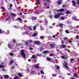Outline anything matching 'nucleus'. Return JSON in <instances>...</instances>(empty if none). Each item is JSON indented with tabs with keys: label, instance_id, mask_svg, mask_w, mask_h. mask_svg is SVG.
I'll return each mask as SVG.
<instances>
[{
	"label": "nucleus",
	"instance_id": "nucleus-33",
	"mask_svg": "<svg viewBox=\"0 0 79 79\" xmlns=\"http://www.w3.org/2000/svg\"><path fill=\"white\" fill-rule=\"evenodd\" d=\"M13 52H10V55H11V56H13Z\"/></svg>",
	"mask_w": 79,
	"mask_h": 79
},
{
	"label": "nucleus",
	"instance_id": "nucleus-35",
	"mask_svg": "<svg viewBox=\"0 0 79 79\" xmlns=\"http://www.w3.org/2000/svg\"><path fill=\"white\" fill-rule=\"evenodd\" d=\"M13 63V60L10 61V64H12Z\"/></svg>",
	"mask_w": 79,
	"mask_h": 79
},
{
	"label": "nucleus",
	"instance_id": "nucleus-27",
	"mask_svg": "<svg viewBox=\"0 0 79 79\" xmlns=\"http://www.w3.org/2000/svg\"><path fill=\"white\" fill-rule=\"evenodd\" d=\"M17 20H19L20 21H22V19H21L20 18H18L17 19Z\"/></svg>",
	"mask_w": 79,
	"mask_h": 79
},
{
	"label": "nucleus",
	"instance_id": "nucleus-32",
	"mask_svg": "<svg viewBox=\"0 0 79 79\" xmlns=\"http://www.w3.org/2000/svg\"><path fill=\"white\" fill-rule=\"evenodd\" d=\"M32 58H35V55H33L32 56Z\"/></svg>",
	"mask_w": 79,
	"mask_h": 79
},
{
	"label": "nucleus",
	"instance_id": "nucleus-45",
	"mask_svg": "<svg viewBox=\"0 0 79 79\" xmlns=\"http://www.w3.org/2000/svg\"><path fill=\"white\" fill-rule=\"evenodd\" d=\"M29 49L30 50H33V48H29Z\"/></svg>",
	"mask_w": 79,
	"mask_h": 79
},
{
	"label": "nucleus",
	"instance_id": "nucleus-41",
	"mask_svg": "<svg viewBox=\"0 0 79 79\" xmlns=\"http://www.w3.org/2000/svg\"><path fill=\"white\" fill-rule=\"evenodd\" d=\"M31 74H34V71H32L31 72Z\"/></svg>",
	"mask_w": 79,
	"mask_h": 79
},
{
	"label": "nucleus",
	"instance_id": "nucleus-60",
	"mask_svg": "<svg viewBox=\"0 0 79 79\" xmlns=\"http://www.w3.org/2000/svg\"><path fill=\"white\" fill-rule=\"evenodd\" d=\"M67 52H70V51L69 50H68V49L67 50Z\"/></svg>",
	"mask_w": 79,
	"mask_h": 79
},
{
	"label": "nucleus",
	"instance_id": "nucleus-40",
	"mask_svg": "<svg viewBox=\"0 0 79 79\" xmlns=\"http://www.w3.org/2000/svg\"><path fill=\"white\" fill-rule=\"evenodd\" d=\"M47 61H50L51 59L50 58H47Z\"/></svg>",
	"mask_w": 79,
	"mask_h": 79
},
{
	"label": "nucleus",
	"instance_id": "nucleus-24",
	"mask_svg": "<svg viewBox=\"0 0 79 79\" xmlns=\"http://www.w3.org/2000/svg\"><path fill=\"white\" fill-rule=\"evenodd\" d=\"M55 66L56 67L57 69H59L60 68V67H59V66L57 65H56Z\"/></svg>",
	"mask_w": 79,
	"mask_h": 79
},
{
	"label": "nucleus",
	"instance_id": "nucleus-55",
	"mask_svg": "<svg viewBox=\"0 0 79 79\" xmlns=\"http://www.w3.org/2000/svg\"><path fill=\"white\" fill-rule=\"evenodd\" d=\"M48 2V3H50V1L49 0L46 2V3H47Z\"/></svg>",
	"mask_w": 79,
	"mask_h": 79
},
{
	"label": "nucleus",
	"instance_id": "nucleus-62",
	"mask_svg": "<svg viewBox=\"0 0 79 79\" xmlns=\"http://www.w3.org/2000/svg\"><path fill=\"white\" fill-rule=\"evenodd\" d=\"M56 50L58 52H60V50L58 49H56Z\"/></svg>",
	"mask_w": 79,
	"mask_h": 79
},
{
	"label": "nucleus",
	"instance_id": "nucleus-46",
	"mask_svg": "<svg viewBox=\"0 0 79 79\" xmlns=\"http://www.w3.org/2000/svg\"><path fill=\"white\" fill-rule=\"evenodd\" d=\"M61 19L62 20H64V17H62L61 18Z\"/></svg>",
	"mask_w": 79,
	"mask_h": 79
},
{
	"label": "nucleus",
	"instance_id": "nucleus-49",
	"mask_svg": "<svg viewBox=\"0 0 79 79\" xmlns=\"http://www.w3.org/2000/svg\"><path fill=\"white\" fill-rule=\"evenodd\" d=\"M41 73L43 74H44V71H43L42 70L41 71Z\"/></svg>",
	"mask_w": 79,
	"mask_h": 79
},
{
	"label": "nucleus",
	"instance_id": "nucleus-52",
	"mask_svg": "<svg viewBox=\"0 0 79 79\" xmlns=\"http://www.w3.org/2000/svg\"><path fill=\"white\" fill-rule=\"evenodd\" d=\"M2 33H3V32H2V30H0V34H2Z\"/></svg>",
	"mask_w": 79,
	"mask_h": 79
},
{
	"label": "nucleus",
	"instance_id": "nucleus-20",
	"mask_svg": "<svg viewBox=\"0 0 79 79\" xmlns=\"http://www.w3.org/2000/svg\"><path fill=\"white\" fill-rule=\"evenodd\" d=\"M62 47L63 48H66V45H62Z\"/></svg>",
	"mask_w": 79,
	"mask_h": 79
},
{
	"label": "nucleus",
	"instance_id": "nucleus-1",
	"mask_svg": "<svg viewBox=\"0 0 79 79\" xmlns=\"http://www.w3.org/2000/svg\"><path fill=\"white\" fill-rule=\"evenodd\" d=\"M24 52H25V50L23 49L21 50L20 52V54L22 56L23 58H25V57H26V56L24 53Z\"/></svg>",
	"mask_w": 79,
	"mask_h": 79
},
{
	"label": "nucleus",
	"instance_id": "nucleus-17",
	"mask_svg": "<svg viewBox=\"0 0 79 79\" xmlns=\"http://www.w3.org/2000/svg\"><path fill=\"white\" fill-rule=\"evenodd\" d=\"M18 75L20 77H21V76H23V74L22 73H18Z\"/></svg>",
	"mask_w": 79,
	"mask_h": 79
},
{
	"label": "nucleus",
	"instance_id": "nucleus-36",
	"mask_svg": "<svg viewBox=\"0 0 79 79\" xmlns=\"http://www.w3.org/2000/svg\"><path fill=\"white\" fill-rule=\"evenodd\" d=\"M59 26L60 27H63V24H62V23H60L59 25Z\"/></svg>",
	"mask_w": 79,
	"mask_h": 79
},
{
	"label": "nucleus",
	"instance_id": "nucleus-28",
	"mask_svg": "<svg viewBox=\"0 0 79 79\" xmlns=\"http://www.w3.org/2000/svg\"><path fill=\"white\" fill-rule=\"evenodd\" d=\"M60 11H61V12H63V11H64V9H60Z\"/></svg>",
	"mask_w": 79,
	"mask_h": 79
},
{
	"label": "nucleus",
	"instance_id": "nucleus-13",
	"mask_svg": "<svg viewBox=\"0 0 79 79\" xmlns=\"http://www.w3.org/2000/svg\"><path fill=\"white\" fill-rule=\"evenodd\" d=\"M4 77L6 79L7 78H8L9 77V76L8 75H6L4 76Z\"/></svg>",
	"mask_w": 79,
	"mask_h": 79
},
{
	"label": "nucleus",
	"instance_id": "nucleus-8",
	"mask_svg": "<svg viewBox=\"0 0 79 79\" xmlns=\"http://www.w3.org/2000/svg\"><path fill=\"white\" fill-rule=\"evenodd\" d=\"M72 19L73 20H74H74H75V21H79V20H78L77 19H76V18H75L74 17H72Z\"/></svg>",
	"mask_w": 79,
	"mask_h": 79
},
{
	"label": "nucleus",
	"instance_id": "nucleus-5",
	"mask_svg": "<svg viewBox=\"0 0 79 79\" xmlns=\"http://www.w3.org/2000/svg\"><path fill=\"white\" fill-rule=\"evenodd\" d=\"M62 2V0H60L58 1L57 2V3L58 5H61V3Z\"/></svg>",
	"mask_w": 79,
	"mask_h": 79
},
{
	"label": "nucleus",
	"instance_id": "nucleus-51",
	"mask_svg": "<svg viewBox=\"0 0 79 79\" xmlns=\"http://www.w3.org/2000/svg\"><path fill=\"white\" fill-rule=\"evenodd\" d=\"M2 10H4L5 11V8H4L3 7H2Z\"/></svg>",
	"mask_w": 79,
	"mask_h": 79
},
{
	"label": "nucleus",
	"instance_id": "nucleus-38",
	"mask_svg": "<svg viewBox=\"0 0 79 79\" xmlns=\"http://www.w3.org/2000/svg\"><path fill=\"white\" fill-rule=\"evenodd\" d=\"M18 78H19V77L16 76L15 77L14 79H18Z\"/></svg>",
	"mask_w": 79,
	"mask_h": 79
},
{
	"label": "nucleus",
	"instance_id": "nucleus-2",
	"mask_svg": "<svg viewBox=\"0 0 79 79\" xmlns=\"http://www.w3.org/2000/svg\"><path fill=\"white\" fill-rule=\"evenodd\" d=\"M60 16V15L59 14H57L56 15H54V18H56V19L57 18H58V17Z\"/></svg>",
	"mask_w": 79,
	"mask_h": 79
},
{
	"label": "nucleus",
	"instance_id": "nucleus-43",
	"mask_svg": "<svg viewBox=\"0 0 79 79\" xmlns=\"http://www.w3.org/2000/svg\"><path fill=\"white\" fill-rule=\"evenodd\" d=\"M52 76H54V77L56 76V74H53L52 75Z\"/></svg>",
	"mask_w": 79,
	"mask_h": 79
},
{
	"label": "nucleus",
	"instance_id": "nucleus-6",
	"mask_svg": "<svg viewBox=\"0 0 79 79\" xmlns=\"http://www.w3.org/2000/svg\"><path fill=\"white\" fill-rule=\"evenodd\" d=\"M73 6H74L76 5V2L74 1H72Z\"/></svg>",
	"mask_w": 79,
	"mask_h": 79
},
{
	"label": "nucleus",
	"instance_id": "nucleus-61",
	"mask_svg": "<svg viewBox=\"0 0 79 79\" xmlns=\"http://www.w3.org/2000/svg\"><path fill=\"white\" fill-rule=\"evenodd\" d=\"M68 39V38L67 37H66V38H64V40H66V39Z\"/></svg>",
	"mask_w": 79,
	"mask_h": 79
},
{
	"label": "nucleus",
	"instance_id": "nucleus-47",
	"mask_svg": "<svg viewBox=\"0 0 79 79\" xmlns=\"http://www.w3.org/2000/svg\"><path fill=\"white\" fill-rule=\"evenodd\" d=\"M73 60H74V59H73V58L71 59L70 60V62L71 63V62H72V61H73Z\"/></svg>",
	"mask_w": 79,
	"mask_h": 79
},
{
	"label": "nucleus",
	"instance_id": "nucleus-56",
	"mask_svg": "<svg viewBox=\"0 0 79 79\" xmlns=\"http://www.w3.org/2000/svg\"><path fill=\"white\" fill-rule=\"evenodd\" d=\"M40 28H41V30L44 29V28H43V27H41Z\"/></svg>",
	"mask_w": 79,
	"mask_h": 79
},
{
	"label": "nucleus",
	"instance_id": "nucleus-7",
	"mask_svg": "<svg viewBox=\"0 0 79 79\" xmlns=\"http://www.w3.org/2000/svg\"><path fill=\"white\" fill-rule=\"evenodd\" d=\"M64 66H65V68L67 69L68 68V66L67 63H65V64H64Z\"/></svg>",
	"mask_w": 79,
	"mask_h": 79
},
{
	"label": "nucleus",
	"instance_id": "nucleus-15",
	"mask_svg": "<svg viewBox=\"0 0 79 79\" xmlns=\"http://www.w3.org/2000/svg\"><path fill=\"white\" fill-rule=\"evenodd\" d=\"M10 20V17L9 16L8 17H7L6 19V21H9Z\"/></svg>",
	"mask_w": 79,
	"mask_h": 79
},
{
	"label": "nucleus",
	"instance_id": "nucleus-34",
	"mask_svg": "<svg viewBox=\"0 0 79 79\" xmlns=\"http://www.w3.org/2000/svg\"><path fill=\"white\" fill-rule=\"evenodd\" d=\"M74 76H76V77H79L77 76V74H76V73H74Z\"/></svg>",
	"mask_w": 79,
	"mask_h": 79
},
{
	"label": "nucleus",
	"instance_id": "nucleus-59",
	"mask_svg": "<svg viewBox=\"0 0 79 79\" xmlns=\"http://www.w3.org/2000/svg\"><path fill=\"white\" fill-rule=\"evenodd\" d=\"M25 44H26V45H27L28 44V42H25Z\"/></svg>",
	"mask_w": 79,
	"mask_h": 79
},
{
	"label": "nucleus",
	"instance_id": "nucleus-53",
	"mask_svg": "<svg viewBox=\"0 0 79 79\" xmlns=\"http://www.w3.org/2000/svg\"><path fill=\"white\" fill-rule=\"evenodd\" d=\"M23 34H28L27 32H25L24 33H23Z\"/></svg>",
	"mask_w": 79,
	"mask_h": 79
},
{
	"label": "nucleus",
	"instance_id": "nucleus-22",
	"mask_svg": "<svg viewBox=\"0 0 79 79\" xmlns=\"http://www.w3.org/2000/svg\"><path fill=\"white\" fill-rule=\"evenodd\" d=\"M11 15H12V16H16V15L15 14H14L13 13H11Z\"/></svg>",
	"mask_w": 79,
	"mask_h": 79
},
{
	"label": "nucleus",
	"instance_id": "nucleus-9",
	"mask_svg": "<svg viewBox=\"0 0 79 79\" xmlns=\"http://www.w3.org/2000/svg\"><path fill=\"white\" fill-rule=\"evenodd\" d=\"M8 46L10 49H12V47L11 46V45L9 44Z\"/></svg>",
	"mask_w": 79,
	"mask_h": 79
},
{
	"label": "nucleus",
	"instance_id": "nucleus-50",
	"mask_svg": "<svg viewBox=\"0 0 79 79\" xmlns=\"http://www.w3.org/2000/svg\"><path fill=\"white\" fill-rule=\"evenodd\" d=\"M54 55L53 54H51L49 55V56H53Z\"/></svg>",
	"mask_w": 79,
	"mask_h": 79
},
{
	"label": "nucleus",
	"instance_id": "nucleus-30",
	"mask_svg": "<svg viewBox=\"0 0 79 79\" xmlns=\"http://www.w3.org/2000/svg\"><path fill=\"white\" fill-rule=\"evenodd\" d=\"M36 26H37V25H35L34 26V27H33L34 30H35V29H36Z\"/></svg>",
	"mask_w": 79,
	"mask_h": 79
},
{
	"label": "nucleus",
	"instance_id": "nucleus-26",
	"mask_svg": "<svg viewBox=\"0 0 79 79\" xmlns=\"http://www.w3.org/2000/svg\"><path fill=\"white\" fill-rule=\"evenodd\" d=\"M65 32L67 34L69 33V31L68 30H66Z\"/></svg>",
	"mask_w": 79,
	"mask_h": 79
},
{
	"label": "nucleus",
	"instance_id": "nucleus-19",
	"mask_svg": "<svg viewBox=\"0 0 79 79\" xmlns=\"http://www.w3.org/2000/svg\"><path fill=\"white\" fill-rule=\"evenodd\" d=\"M37 3L38 4H40V3H41V1H40V0H38Z\"/></svg>",
	"mask_w": 79,
	"mask_h": 79
},
{
	"label": "nucleus",
	"instance_id": "nucleus-25",
	"mask_svg": "<svg viewBox=\"0 0 79 79\" xmlns=\"http://www.w3.org/2000/svg\"><path fill=\"white\" fill-rule=\"evenodd\" d=\"M18 66L17 64H15L14 65V66H13L11 68V69H14L15 68V66Z\"/></svg>",
	"mask_w": 79,
	"mask_h": 79
},
{
	"label": "nucleus",
	"instance_id": "nucleus-29",
	"mask_svg": "<svg viewBox=\"0 0 79 79\" xmlns=\"http://www.w3.org/2000/svg\"><path fill=\"white\" fill-rule=\"evenodd\" d=\"M66 14L67 15H68V14H71V12H70L69 11H67L66 12Z\"/></svg>",
	"mask_w": 79,
	"mask_h": 79
},
{
	"label": "nucleus",
	"instance_id": "nucleus-11",
	"mask_svg": "<svg viewBox=\"0 0 79 79\" xmlns=\"http://www.w3.org/2000/svg\"><path fill=\"white\" fill-rule=\"evenodd\" d=\"M43 53L44 54H45V53H48V50H46L44 51L43 52Z\"/></svg>",
	"mask_w": 79,
	"mask_h": 79
},
{
	"label": "nucleus",
	"instance_id": "nucleus-14",
	"mask_svg": "<svg viewBox=\"0 0 79 79\" xmlns=\"http://www.w3.org/2000/svg\"><path fill=\"white\" fill-rule=\"evenodd\" d=\"M37 35V33H35L33 35V37H36Z\"/></svg>",
	"mask_w": 79,
	"mask_h": 79
},
{
	"label": "nucleus",
	"instance_id": "nucleus-57",
	"mask_svg": "<svg viewBox=\"0 0 79 79\" xmlns=\"http://www.w3.org/2000/svg\"><path fill=\"white\" fill-rule=\"evenodd\" d=\"M29 41L31 42H33V41L32 40H30Z\"/></svg>",
	"mask_w": 79,
	"mask_h": 79
},
{
	"label": "nucleus",
	"instance_id": "nucleus-39",
	"mask_svg": "<svg viewBox=\"0 0 79 79\" xmlns=\"http://www.w3.org/2000/svg\"><path fill=\"white\" fill-rule=\"evenodd\" d=\"M79 35H77L76 36V39H79Z\"/></svg>",
	"mask_w": 79,
	"mask_h": 79
},
{
	"label": "nucleus",
	"instance_id": "nucleus-31",
	"mask_svg": "<svg viewBox=\"0 0 79 79\" xmlns=\"http://www.w3.org/2000/svg\"><path fill=\"white\" fill-rule=\"evenodd\" d=\"M59 14V16H60V15H64V13H59L58 14Z\"/></svg>",
	"mask_w": 79,
	"mask_h": 79
},
{
	"label": "nucleus",
	"instance_id": "nucleus-18",
	"mask_svg": "<svg viewBox=\"0 0 79 79\" xmlns=\"http://www.w3.org/2000/svg\"><path fill=\"white\" fill-rule=\"evenodd\" d=\"M45 37L44 36H41L40 37V39H44V38Z\"/></svg>",
	"mask_w": 79,
	"mask_h": 79
},
{
	"label": "nucleus",
	"instance_id": "nucleus-10",
	"mask_svg": "<svg viewBox=\"0 0 79 79\" xmlns=\"http://www.w3.org/2000/svg\"><path fill=\"white\" fill-rule=\"evenodd\" d=\"M39 13H40V12L37 10L35 11L34 12V14H39Z\"/></svg>",
	"mask_w": 79,
	"mask_h": 79
},
{
	"label": "nucleus",
	"instance_id": "nucleus-21",
	"mask_svg": "<svg viewBox=\"0 0 79 79\" xmlns=\"http://www.w3.org/2000/svg\"><path fill=\"white\" fill-rule=\"evenodd\" d=\"M0 68H4V66L2 65H0Z\"/></svg>",
	"mask_w": 79,
	"mask_h": 79
},
{
	"label": "nucleus",
	"instance_id": "nucleus-54",
	"mask_svg": "<svg viewBox=\"0 0 79 79\" xmlns=\"http://www.w3.org/2000/svg\"><path fill=\"white\" fill-rule=\"evenodd\" d=\"M68 42H70L71 43L72 42V41H71V40H69Z\"/></svg>",
	"mask_w": 79,
	"mask_h": 79
},
{
	"label": "nucleus",
	"instance_id": "nucleus-42",
	"mask_svg": "<svg viewBox=\"0 0 79 79\" xmlns=\"http://www.w3.org/2000/svg\"><path fill=\"white\" fill-rule=\"evenodd\" d=\"M12 41H13V43H15V42H16V40H15L13 39V40H12Z\"/></svg>",
	"mask_w": 79,
	"mask_h": 79
},
{
	"label": "nucleus",
	"instance_id": "nucleus-37",
	"mask_svg": "<svg viewBox=\"0 0 79 79\" xmlns=\"http://www.w3.org/2000/svg\"><path fill=\"white\" fill-rule=\"evenodd\" d=\"M43 50H44V48H41L40 49V52H42V51H43Z\"/></svg>",
	"mask_w": 79,
	"mask_h": 79
},
{
	"label": "nucleus",
	"instance_id": "nucleus-64",
	"mask_svg": "<svg viewBox=\"0 0 79 79\" xmlns=\"http://www.w3.org/2000/svg\"><path fill=\"white\" fill-rule=\"evenodd\" d=\"M44 4L45 6H46V5H47V3H44Z\"/></svg>",
	"mask_w": 79,
	"mask_h": 79
},
{
	"label": "nucleus",
	"instance_id": "nucleus-3",
	"mask_svg": "<svg viewBox=\"0 0 79 79\" xmlns=\"http://www.w3.org/2000/svg\"><path fill=\"white\" fill-rule=\"evenodd\" d=\"M35 44H37V45H39L40 44V41H35Z\"/></svg>",
	"mask_w": 79,
	"mask_h": 79
},
{
	"label": "nucleus",
	"instance_id": "nucleus-63",
	"mask_svg": "<svg viewBox=\"0 0 79 79\" xmlns=\"http://www.w3.org/2000/svg\"><path fill=\"white\" fill-rule=\"evenodd\" d=\"M53 38H55V35H53Z\"/></svg>",
	"mask_w": 79,
	"mask_h": 79
},
{
	"label": "nucleus",
	"instance_id": "nucleus-48",
	"mask_svg": "<svg viewBox=\"0 0 79 79\" xmlns=\"http://www.w3.org/2000/svg\"><path fill=\"white\" fill-rule=\"evenodd\" d=\"M77 5H79V0H78L77 1Z\"/></svg>",
	"mask_w": 79,
	"mask_h": 79
},
{
	"label": "nucleus",
	"instance_id": "nucleus-4",
	"mask_svg": "<svg viewBox=\"0 0 79 79\" xmlns=\"http://www.w3.org/2000/svg\"><path fill=\"white\" fill-rule=\"evenodd\" d=\"M48 21L47 20V19H45V22H44V25L45 26H47V24L48 23H47Z\"/></svg>",
	"mask_w": 79,
	"mask_h": 79
},
{
	"label": "nucleus",
	"instance_id": "nucleus-16",
	"mask_svg": "<svg viewBox=\"0 0 79 79\" xmlns=\"http://www.w3.org/2000/svg\"><path fill=\"white\" fill-rule=\"evenodd\" d=\"M35 68H36L37 69H38L39 68V66L37 65H35L34 66Z\"/></svg>",
	"mask_w": 79,
	"mask_h": 79
},
{
	"label": "nucleus",
	"instance_id": "nucleus-44",
	"mask_svg": "<svg viewBox=\"0 0 79 79\" xmlns=\"http://www.w3.org/2000/svg\"><path fill=\"white\" fill-rule=\"evenodd\" d=\"M37 56H41V55H40L39 54H37Z\"/></svg>",
	"mask_w": 79,
	"mask_h": 79
},
{
	"label": "nucleus",
	"instance_id": "nucleus-23",
	"mask_svg": "<svg viewBox=\"0 0 79 79\" xmlns=\"http://www.w3.org/2000/svg\"><path fill=\"white\" fill-rule=\"evenodd\" d=\"M50 46H51V47L52 48H53L54 47V45L53 44H50Z\"/></svg>",
	"mask_w": 79,
	"mask_h": 79
},
{
	"label": "nucleus",
	"instance_id": "nucleus-58",
	"mask_svg": "<svg viewBox=\"0 0 79 79\" xmlns=\"http://www.w3.org/2000/svg\"><path fill=\"white\" fill-rule=\"evenodd\" d=\"M56 11H57V12L58 11H60V9L57 10Z\"/></svg>",
	"mask_w": 79,
	"mask_h": 79
},
{
	"label": "nucleus",
	"instance_id": "nucleus-12",
	"mask_svg": "<svg viewBox=\"0 0 79 79\" xmlns=\"http://www.w3.org/2000/svg\"><path fill=\"white\" fill-rule=\"evenodd\" d=\"M62 58L63 59H66V58H67L66 56H62Z\"/></svg>",
	"mask_w": 79,
	"mask_h": 79
}]
</instances>
